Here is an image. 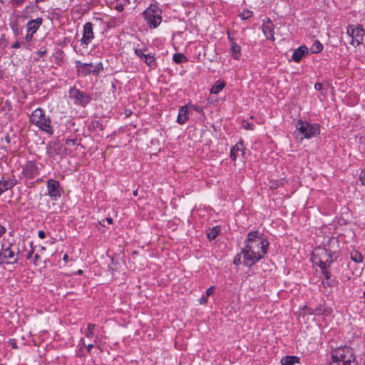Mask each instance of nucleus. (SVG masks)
Wrapping results in <instances>:
<instances>
[{
  "instance_id": "obj_18",
  "label": "nucleus",
  "mask_w": 365,
  "mask_h": 365,
  "mask_svg": "<svg viewBox=\"0 0 365 365\" xmlns=\"http://www.w3.org/2000/svg\"><path fill=\"white\" fill-rule=\"evenodd\" d=\"M299 359L295 356H286L281 359L282 365H294L299 362Z\"/></svg>"
},
{
  "instance_id": "obj_4",
  "label": "nucleus",
  "mask_w": 365,
  "mask_h": 365,
  "mask_svg": "<svg viewBox=\"0 0 365 365\" xmlns=\"http://www.w3.org/2000/svg\"><path fill=\"white\" fill-rule=\"evenodd\" d=\"M334 255L326 247H317L312 252V261L321 269L327 268L334 260Z\"/></svg>"
},
{
  "instance_id": "obj_1",
  "label": "nucleus",
  "mask_w": 365,
  "mask_h": 365,
  "mask_svg": "<svg viewBox=\"0 0 365 365\" xmlns=\"http://www.w3.org/2000/svg\"><path fill=\"white\" fill-rule=\"evenodd\" d=\"M245 242V246L240 255L243 256L244 264L252 267L267 254L269 242L262 237L259 232L252 231L248 233Z\"/></svg>"
},
{
  "instance_id": "obj_59",
  "label": "nucleus",
  "mask_w": 365,
  "mask_h": 365,
  "mask_svg": "<svg viewBox=\"0 0 365 365\" xmlns=\"http://www.w3.org/2000/svg\"><path fill=\"white\" fill-rule=\"evenodd\" d=\"M68 255H67V254H65V255H63V259L64 261H66V260L68 259Z\"/></svg>"
},
{
  "instance_id": "obj_63",
  "label": "nucleus",
  "mask_w": 365,
  "mask_h": 365,
  "mask_svg": "<svg viewBox=\"0 0 365 365\" xmlns=\"http://www.w3.org/2000/svg\"><path fill=\"white\" fill-rule=\"evenodd\" d=\"M82 272H83V271H82V270H81V269H79V270L78 271V274H81Z\"/></svg>"
},
{
  "instance_id": "obj_41",
  "label": "nucleus",
  "mask_w": 365,
  "mask_h": 365,
  "mask_svg": "<svg viewBox=\"0 0 365 365\" xmlns=\"http://www.w3.org/2000/svg\"><path fill=\"white\" fill-rule=\"evenodd\" d=\"M46 53V50H43V51H39L36 53V55H37V59H38L39 58H41L43 57Z\"/></svg>"
},
{
  "instance_id": "obj_42",
  "label": "nucleus",
  "mask_w": 365,
  "mask_h": 365,
  "mask_svg": "<svg viewBox=\"0 0 365 365\" xmlns=\"http://www.w3.org/2000/svg\"><path fill=\"white\" fill-rule=\"evenodd\" d=\"M76 143V140H75V139H67L66 140V144L68 145H75Z\"/></svg>"
},
{
  "instance_id": "obj_31",
  "label": "nucleus",
  "mask_w": 365,
  "mask_h": 365,
  "mask_svg": "<svg viewBox=\"0 0 365 365\" xmlns=\"http://www.w3.org/2000/svg\"><path fill=\"white\" fill-rule=\"evenodd\" d=\"M322 284L324 287H332L334 285V280L331 278L330 279H324L322 280Z\"/></svg>"
},
{
  "instance_id": "obj_50",
  "label": "nucleus",
  "mask_w": 365,
  "mask_h": 365,
  "mask_svg": "<svg viewBox=\"0 0 365 365\" xmlns=\"http://www.w3.org/2000/svg\"><path fill=\"white\" fill-rule=\"evenodd\" d=\"M227 37H228V39L230 40V41L231 42V43H232V42H235L234 41V38L230 36V33L229 31H227Z\"/></svg>"
},
{
  "instance_id": "obj_6",
  "label": "nucleus",
  "mask_w": 365,
  "mask_h": 365,
  "mask_svg": "<svg viewBox=\"0 0 365 365\" xmlns=\"http://www.w3.org/2000/svg\"><path fill=\"white\" fill-rule=\"evenodd\" d=\"M296 127L298 132L305 138H311L319 134V126L318 124H311L299 120Z\"/></svg>"
},
{
  "instance_id": "obj_56",
  "label": "nucleus",
  "mask_w": 365,
  "mask_h": 365,
  "mask_svg": "<svg viewBox=\"0 0 365 365\" xmlns=\"http://www.w3.org/2000/svg\"><path fill=\"white\" fill-rule=\"evenodd\" d=\"M128 4H135L138 0H125Z\"/></svg>"
},
{
  "instance_id": "obj_19",
  "label": "nucleus",
  "mask_w": 365,
  "mask_h": 365,
  "mask_svg": "<svg viewBox=\"0 0 365 365\" xmlns=\"http://www.w3.org/2000/svg\"><path fill=\"white\" fill-rule=\"evenodd\" d=\"M14 182L11 180H0V192L2 194L4 192L12 188L14 186Z\"/></svg>"
},
{
  "instance_id": "obj_14",
  "label": "nucleus",
  "mask_w": 365,
  "mask_h": 365,
  "mask_svg": "<svg viewBox=\"0 0 365 365\" xmlns=\"http://www.w3.org/2000/svg\"><path fill=\"white\" fill-rule=\"evenodd\" d=\"M309 49L306 46H301L294 51L292 60L294 62H299L302 58L308 54Z\"/></svg>"
},
{
  "instance_id": "obj_15",
  "label": "nucleus",
  "mask_w": 365,
  "mask_h": 365,
  "mask_svg": "<svg viewBox=\"0 0 365 365\" xmlns=\"http://www.w3.org/2000/svg\"><path fill=\"white\" fill-rule=\"evenodd\" d=\"M324 247H326V250L334 255V259L338 257V240L336 238H330Z\"/></svg>"
},
{
  "instance_id": "obj_20",
  "label": "nucleus",
  "mask_w": 365,
  "mask_h": 365,
  "mask_svg": "<svg viewBox=\"0 0 365 365\" xmlns=\"http://www.w3.org/2000/svg\"><path fill=\"white\" fill-rule=\"evenodd\" d=\"M142 60L150 67H155L156 66L155 58L150 53L144 54Z\"/></svg>"
},
{
  "instance_id": "obj_9",
  "label": "nucleus",
  "mask_w": 365,
  "mask_h": 365,
  "mask_svg": "<svg viewBox=\"0 0 365 365\" xmlns=\"http://www.w3.org/2000/svg\"><path fill=\"white\" fill-rule=\"evenodd\" d=\"M69 97L75 99V103L86 106L91 101V98L83 91L72 88L69 90Z\"/></svg>"
},
{
  "instance_id": "obj_25",
  "label": "nucleus",
  "mask_w": 365,
  "mask_h": 365,
  "mask_svg": "<svg viewBox=\"0 0 365 365\" xmlns=\"http://www.w3.org/2000/svg\"><path fill=\"white\" fill-rule=\"evenodd\" d=\"M173 60L176 63H181L185 62L187 58L185 55L180 53H176L173 56Z\"/></svg>"
},
{
  "instance_id": "obj_64",
  "label": "nucleus",
  "mask_w": 365,
  "mask_h": 365,
  "mask_svg": "<svg viewBox=\"0 0 365 365\" xmlns=\"http://www.w3.org/2000/svg\"><path fill=\"white\" fill-rule=\"evenodd\" d=\"M0 365H4L3 364H0Z\"/></svg>"
},
{
  "instance_id": "obj_23",
  "label": "nucleus",
  "mask_w": 365,
  "mask_h": 365,
  "mask_svg": "<svg viewBox=\"0 0 365 365\" xmlns=\"http://www.w3.org/2000/svg\"><path fill=\"white\" fill-rule=\"evenodd\" d=\"M323 49V45L319 41H315L311 47L310 50L312 53H317L322 51Z\"/></svg>"
},
{
  "instance_id": "obj_35",
  "label": "nucleus",
  "mask_w": 365,
  "mask_h": 365,
  "mask_svg": "<svg viewBox=\"0 0 365 365\" xmlns=\"http://www.w3.org/2000/svg\"><path fill=\"white\" fill-rule=\"evenodd\" d=\"M322 274L324 275L325 279H330L331 278V274L328 272L327 268L322 269Z\"/></svg>"
},
{
  "instance_id": "obj_44",
  "label": "nucleus",
  "mask_w": 365,
  "mask_h": 365,
  "mask_svg": "<svg viewBox=\"0 0 365 365\" xmlns=\"http://www.w3.org/2000/svg\"><path fill=\"white\" fill-rule=\"evenodd\" d=\"M207 302V296L205 297V296H202L200 299V303L201 304H204L205 303Z\"/></svg>"
},
{
  "instance_id": "obj_34",
  "label": "nucleus",
  "mask_w": 365,
  "mask_h": 365,
  "mask_svg": "<svg viewBox=\"0 0 365 365\" xmlns=\"http://www.w3.org/2000/svg\"><path fill=\"white\" fill-rule=\"evenodd\" d=\"M314 314H318V315L323 314V306L320 305V306L317 307V308H315L314 309Z\"/></svg>"
},
{
  "instance_id": "obj_40",
  "label": "nucleus",
  "mask_w": 365,
  "mask_h": 365,
  "mask_svg": "<svg viewBox=\"0 0 365 365\" xmlns=\"http://www.w3.org/2000/svg\"><path fill=\"white\" fill-rule=\"evenodd\" d=\"M135 54H136L137 56H138L139 57H140V58H141V59L143 58V56H144V54H145V53H143V51H142V50H140V49H135Z\"/></svg>"
},
{
  "instance_id": "obj_45",
  "label": "nucleus",
  "mask_w": 365,
  "mask_h": 365,
  "mask_svg": "<svg viewBox=\"0 0 365 365\" xmlns=\"http://www.w3.org/2000/svg\"><path fill=\"white\" fill-rule=\"evenodd\" d=\"M279 183L278 182H272L270 187L272 189H277L279 187Z\"/></svg>"
},
{
  "instance_id": "obj_28",
  "label": "nucleus",
  "mask_w": 365,
  "mask_h": 365,
  "mask_svg": "<svg viewBox=\"0 0 365 365\" xmlns=\"http://www.w3.org/2000/svg\"><path fill=\"white\" fill-rule=\"evenodd\" d=\"M96 325L93 324H88L87 330L86 331V336L87 337H92L93 336V329L95 328Z\"/></svg>"
},
{
  "instance_id": "obj_43",
  "label": "nucleus",
  "mask_w": 365,
  "mask_h": 365,
  "mask_svg": "<svg viewBox=\"0 0 365 365\" xmlns=\"http://www.w3.org/2000/svg\"><path fill=\"white\" fill-rule=\"evenodd\" d=\"M322 84L321 83H316L314 84V88L317 90V91H321L322 89Z\"/></svg>"
},
{
  "instance_id": "obj_32",
  "label": "nucleus",
  "mask_w": 365,
  "mask_h": 365,
  "mask_svg": "<svg viewBox=\"0 0 365 365\" xmlns=\"http://www.w3.org/2000/svg\"><path fill=\"white\" fill-rule=\"evenodd\" d=\"M26 0H10V3L13 6H19L22 5Z\"/></svg>"
},
{
  "instance_id": "obj_12",
  "label": "nucleus",
  "mask_w": 365,
  "mask_h": 365,
  "mask_svg": "<svg viewBox=\"0 0 365 365\" xmlns=\"http://www.w3.org/2000/svg\"><path fill=\"white\" fill-rule=\"evenodd\" d=\"M93 24L87 22L83 26V34L81 38V43L86 45L90 43L93 38Z\"/></svg>"
},
{
  "instance_id": "obj_24",
  "label": "nucleus",
  "mask_w": 365,
  "mask_h": 365,
  "mask_svg": "<svg viewBox=\"0 0 365 365\" xmlns=\"http://www.w3.org/2000/svg\"><path fill=\"white\" fill-rule=\"evenodd\" d=\"M350 255H351V259L354 262H357V263L362 262L363 257L359 252L354 250L351 252Z\"/></svg>"
},
{
  "instance_id": "obj_29",
  "label": "nucleus",
  "mask_w": 365,
  "mask_h": 365,
  "mask_svg": "<svg viewBox=\"0 0 365 365\" xmlns=\"http://www.w3.org/2000/svg\"><path fill=\"white\" fill-rule=\"evenodd\" d=\"M252 14H253L252 11H251L250 10H245L242 13H240L239 16L241 18V19L246 20V19L250 18L252 16Z\"/></svg>"
},
{
  "instance_id": "obj_16",
  "label": "nucleus",
  "mask_w": 365,
  "mask_h": 365,
  "mask_svg": "<svg viewBox=\"0 0 365 365\" xmlns=\"http://www.w3.org/2000/svg\"><path fill=\"white\" fill-rule=\"evenodd\" d=\"M42 22L43 20L40 17L29 21L27 24V32L35 34L38 29L39 26L42 24Z\"/></svg>"
},
{
  "instance_id": "obj_10",
  "label": "nucleus",
  "mask_w": 365,
  "mask_h": 365,
  "mask_svg": "<svg viewBox=\"0 0 365 365\" xmlns=\"http://www.w3.org/2000/svg\"><path fill=\"white\" fill-rule=\"evenodd\" d=\"M48 193L53 200L60 197L59 182L57 180L51 179L47 182Z\"/></svg>"
},
{
  "instance_id": "obj_57",
  "label": "nucleus",
  "mask_w": 365,
  "mask_h": 365,
  "mask_svg": "<svg viewBox=\"0 0 365 365\" xmlns=\"http://www.w3.org/2000/svg\"><path fill=\"white\" fill-rule=\"evenodd\" d=\"M93 344H88V345L87 346V350H88V351H91V350L92 349V348H93Z\"/></svg>"
},
{
  "instance_id": "obj_5",
  "label": "nucleus",
  "mask_w": 365,
  "mask_h": 365,
  "mask_svg": "<svg viewBox=\"0 0 365 365\" xmlns=\"http://www.w3.org/2000/svg\"><path fill=\"white\" fill-rule=\"evenodd\" d=\"M332 360L341 361L349 365H357L352 349L349 346L336 348L331 351Z\"/></svg>"
},
{
  "instance_id": "obj_13",
  "label": "nucleus",
  "mask_w": 365,
  "mask_h": 365,
  "mask_svg": "<svg viewBox=\"0 0 365 365\" xmlns=\"http://www.w3.org/2000/svg\"><path fill=\"white\" fill-rule=\"evenodd\" d=\"M78 68V73L79 76H86L92 73L91 68L93 67L92 63H82L80 61L76 62Z\"/></svg>"
},
{
  "instance_id": "obj_51",
  "label": "nucleus",
  "mask_w": 365,
  "mask_h": 365,
  "mask_svg": "<svg viewBox=\"0 0 365 365\" xmlns=\"http://www.w3.org/2000/svg\"><path fill=\"white\" fill-rule=\"evenodd\" d=\"M20 47V43L19 42H15L13 45H12V48H19Z\"/></svg>"
},
{
  "instance_id": "obj_53",
  "label": "nucleus",
  "mask_w": 365,
  "mask_h": 365,
  "mask_svg": "<svg viewBox=\"0 0 365 365\" xmlns=\"http://www.w3.org/2000/svg\"><path fill=\"white\" fill-rule=\"evenodd\" d=\"M193 108H194L196 111H197V112H201V111H202V109L201 108H200V107H198V106H193Z\"/></svg>"
},
{
  "instance_id": "obj_38",
  "label": "nucleus",
  "mask_w": 365,
  "mask_h": 365,
  "mask_svg": "<svg viewBox=\"0 0 365 365\" xmlns=\"http://www.w3.org/2000/svg\"><path fill=\"white\" fill-rule=\"evenodd\" d=\"M331 313V309L323 307V315L328 316Z\"/></svg>"
},
{
  "instance_id": "obj_47",
  "label": "nucleus",
  "mask_w": 365,
  "mask_h": 365,
  "mask_svg": "<svg viewBox=\"0 0 365 365\" xmlns=\"http://www.w3.org/2000/svg\"><path fill=\"white\" fill-rule=\"evenodd\" d=\"M33 34H31V32L30 33L27 32V34L26 36V41H31L33 38Z\"/></svg>"
},
{
  "instance_id": "obj_3",
  "label": "nucleus",
  "mask_w": 365,
  "mask_h": 365,
  "mask_svg": "<svg viewBox=\"0 0 365 365\" xmlns=\"http://www.w3.org/2000/svg\"><path fill=\"white\" fill-rule=\"evenodd\" d=\"M31 122L38 126L41 130L45 133L52 135L53 130L51 125V122L50 118L45 116L44 112L41 108H36L34 110L30 117Z\"/></svg>"
},
{
  "instance_id": "obj_22",
  "label": "nucleus",
  "mask_w": 365,
  "mask_h": 365,
  "mask_svg": "<svg viewBox=\"0 0 365 365\" xmlns=\"http://www.w3.org/2000/svg\"><path fill=\"white\" fill-rule=\"evenodd\" d=\"M225 86V83L224 81H218L217 83L212 86L210 89V93L213 94H217L220 93Z\"/></svg>"
},
{
  "instance_id": "obj_49",
  "label": "nucleus",
  "mask_w": 365,
  "mask_h": 365,
  "mask_svg": "<svg viewBox=\"0 0 365 365\" xmlns=\"http://www.w3.org/2000/svg\"><path fill=\"white\" fill-rule=\"evenodd\" d=\"M115 9L118 11H122L123 10V6L122 4H118L115 6Z\"/></svg>"
},
{
  "instance_id": "obj_60",
  "label": "nucleus",
  "mask_w": 365,
  "mask_h": 365,
  "mask_svg": "<svg viewBox=\"0 0 365 365\" xmlns=\"http://www.w3.org/2000/svg\"><path fill=\"white\" fill-rule=\"evenodd\" d=\"M48 153L49 155H53V153L51 152V147L48 149Z\"/></svg>"
},
{
  "instance_id": "obj_7",
  "label": "nucleus",
  "mask_w": 365,
  "mask_h": 365,
  "mask_svg": "<svg viewBox=\"0 0 365 365\" xmlns=\"http://www.w3.org/2000/svg\"><path fill=\"white\" fill-rule=\"evenodd\" d=\"M160 9L155 6H150L143 12V16L150 26L156 28L161 22Z\"/></svg>"
},
{
  "instance_id": "obj_62",
  "label": "nucleus",
  "mask_w": 365,
  "mask_h": 365,
  "mask_svg": "<svg viewBox=\"0 0 365 365\" xmlns=\"http://www.w3.org/2000/svg\"><path fill=\"white\" fill-rule=\"evenodd\" d=\"M45 0H36V2L38 3L39 1H44Z\"/></svg>"
},
{
  "instance_id": "obj_27",
  "label": "nucleus",
  "mask_w": 365,
  "mask_h": 365,
  "mask_svg": "<svg viewBox=\"0 0 365 365\" xmlns=\"http://www.w3.org/2000/svg\"><path fill=\"white\" fill-rule=\"evenodd\" d=\"M242 144L240 143V144H237L232 148L231 152H230V158L233 160H236V158H237L236 153H237V151H240L242 150Z\"/></svg>"
},
{
  "instance_id": "obj_52",
  "label": "nucleus",
  "mask_w": 365,
  "mask_h": 365,
  "mask_svg": "<svg viewBox=\"0 0 365 365\" xmlns=\"http://www.w3.org/2000/svg\"><path fill=\"white\" fill-rule=\"evenodd\" d=\"M5 231H6L5 228L3 226L0 225V237L3 234H4Z\"/></svg>"
},
{
  "instance_id": "obj_54",
  "label": "nucleus",
  "mask_w": 365,
  "mask_h": 365,
  "mask_svg": "<svg viewBox=\"0 0 365 365\" xmlns=\"http://www.w3.org/2000/svg\"><path fill=\"white\" fill-rule=\"evenodd\" d=\"M38 258H39V255L38 254H36L35 256H34V264H36V262H37Z\"/></svg>"
},
{
  "instance_id": "obj_11",
  "label": "nucleus",
  "mask_w": 365,
  "mask_h": 365,
  "mask_svg": "<svg viewBox=\"0 0 365 365\" xmlns=\"http://www.w3.org/2000/svg\"><path fill=\"white\" fill-rule=\"evenodd\" d=\"M262 29L264 36H266V38L267 39H271L272 41L274 40V24L271 21V20L269 19H266L263 20Z\"/></svg>"
},
{
  "instance_id": "obj_36",
  "label": "nucleus",
  "mask_w": 365,
  "mask_h": 365,
  "mask_svg": "<svg viewBox=\"0 0 365 365\" xmlns=\"http://www.w3.org/2000/svg\"><path fill=\"white\" fill-rule=\"evenodd\" d=\"M9 344L13 348V349H17V344L16 342V340L14 339H11L9 341Z\"/></svg>"
},
{
  "instance_id": "obj_46",
  "label": "nucleus",
  "mask_w": 365,
  "mask_h": 365,
  "mask_svg": "<svg viewBox=\"0 0 365 365\" xmlns=\"http://www.w3.org/2000/svg\"><path fill=\"white\" fill-rule=\"evenodd\" d=\"M38 236L39 238L43 239L45 237L46 235L45 232L43 230H40L38 232Z\"/></svg>"
},
{
  "instance_id": "obj_26",
  "label": "nucleus",
  "mask_w": 365,
  "mask_h": 365,
  "mask_svg": "<svg viewBox=\"0 0 365 365\" xmlns=\"http://www.w3.org/2000/svg\"><path fill=\"white\" fill-rule=\"evenodd\" d=\"M219 232L220 228L219 227L216 226L207 232V236L210 240H215L216 237L218 235Z\"/></svg>"
},
{
  "instance_id": "obj_30",
  "label": "nucleus",
  "mask_w": 365,
  "mask_h": 365,
  "mask_svg": "<svg viewBox=\"0 0 365 365\" xmlns=\"http://www.w3.org/2000/svg\"><path fill=\"white\" fill-rule=\"evenodd\" d=\"M103 70L102 64L100 63L97 65H96L92 69V73L94 75H98L100 71Z\"/></svg>"
},
{
  "instance_id": "obj_39",
  "label": "nucleus",
  "mask_w": 365,
  "mask_h": 365,
  "mask_svg": "<svg viewBox=\"0 0 365 365\" xmlns=\"http://www.w3.org/2000/svg\"><path fill=\"white\" fill-rule=\"evenodd\" d=\"M241 257L240 255H237L234 259L233 263L236 265H238L240 263Z\"/></svg>"
},
{
  "instance_id": "obj_48",
  "label": "nucleus",
  "mask_w": 365,
  "mask_h": 365,
  "mask_svg": "<svg viewBox=\"0 0 365 365\" xmlns=\"http://www.w3.org/2000/svg\"><path fill=\"white\" fill-rule=\"evenodd\" d=\"M253 127L254 125H252V124H250V123H247L246 125H244V128L245 129H250V130H253Z\"/></svg>"
},
{
  "instance_id": "obj_55",
  "label": "nucleus",
  "mask_w": 365,
  "mask_h": 365,
  "mask_svg": "<svg viewBox=\"0 0 365 365\" xmlns=\"http://www.w3.org/2000/svg\"><path fill=\"white\" fill-rule=\"evenodd\" d=\"M106 220L108 224H111L113 222V219L111 217H107L106 218Z\"/></svg>"
},
{
  "instance_id": "obj_58",
  "label": "nucleus",
  "mask_w": 365,
  "mask_h": 365,
  "mask_svg": "<svg viewBox=\"0 0 365 365\" xmlns=\"http://www.w3.org/2000/svg\"><path fill=\"white\" fill-rule=\"evenodd\" d=\"M32 254H33V252L32 251H30L28 255H27V258L29 259L32 256Z\"/></svg>"
},
{
  "instance_id": "obj_37",
  "label": "nucleus",
  "mask_w": 365,
  "mask_h": 365,
  "mask_svg": "<svg viewBox=\"0 0 365 365\" xmlns=\"http://www.w3.org/2000/svg\"><path fill=\"white\" fill-rule=\"evenodd\" d=\"M215 289V287L214 286L209 287L206 291V296L207 297V296H210L211 294H212Z\"/></svg>"
},
{
  "instance_id": "obj_2",
  "label": "nucleus",
  "mask_w": 365,
  "mask_h": 365,
  "mask_svg": "<svg viewBox=\"0 0 365 365\" xmlns=\"http://www.w3.org/2000/svg\"><path fill=\"white\" fill-rule=\"evenodd\" d=\"M20 254L19 245L4 242L0 250V264H14L18 262Z\"/></svg>"
},
{
  "instance_id": "obj_21",
  "label": "nucleus",
  "mask_w": 365,
  "mask_h": 365,
  "mask_svg": "<svg viewBox=\"0 0 365 365\" xmlns=\"http://www.w3.org/2000/svg\"><path fill=\"white\" fill-rule=\"evenodd\" d=\"M231 51L232 53V57L235 59L237 60L240 56V46L236 43L235 42H232V43H231Z\"/></svg>"
},
{
  "instance_id": "obj_17",
  "label": "nucleus",
  "mask_w": 365,
  "mask_h": 365,
  "mask_svg": "<svg viewBox=\"0 0 365 365\" xmlns=\"http://www.w3.org/2000/svg\"><path fill=\"white\" fill-rule=\"evenodd\" d=\"M188 119V110L187 106H182L180 108L177 121L180 124H183Z\"/></svg>"
},
{
  "instance_id": "obj_8",
  "label": "nucleus",
  "mask_w": 365,
  "mask_h": 365,
  "mask_svg": "<svg viewBox=\"0 0 365 365\" xmlns=\"http://www.w3.org/2000/svg\"><path fill=\"white\" fill-rule=\"evenodd\" d=\"M346 34L351 38L350 43L354 47L356 48L362 43L363 37L364 36V30L361 26L357 25L355 26L354 25H349L347 27Z\"/></svg>"
},
{
  "instance_id": "obj_61",
  "label": "nucleus",
  "mask_w": 365,
  "mask_h": 365,
  "mask_svg": "<svg viewBox=\"0 0 365 365\" xmlns=\"http://www.w3.org/2000/svg\"><path fill=\"white\" fill-rule=\"evenodd\" d=\"M133 194L134 196H137L138 195V190H134Z\"/></svg>"
},
{
  "instance_id": "obj_33",
  "label": "nucleus",
  "mask_w": 365,
  "mask_h": 365,
  "mask_svg": "<svg viewBox=\"0 0 365 365\" xmlns=\"http://www.w3.org/2000/svg\"><path fill=\"white\" fill-rule=\"evenodd\" d=\"M302 310L304 311L306 314L314 315V309L308 307L307 306H304L302 307Z\"/></svg>"
}]
</instances>
